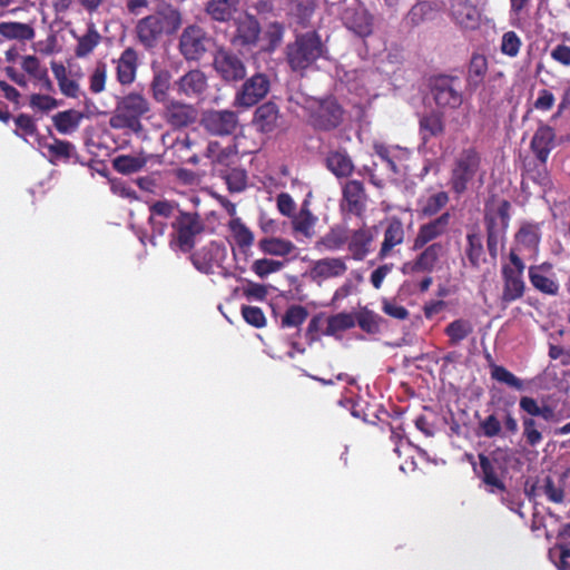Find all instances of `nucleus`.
<instances>
[{"label": "nucleus", "instance_id": "obj_20", "mask_svg": "<svg viewBox=\"0 0 570 570\" xmlns=\"http://www.w3.org/2000/svg\"><path fill=\"white\" fill-rule=\"evenodd\" d=\"M451 17L464 30H474L480 24V12L470 0H452Z\"/></svg>", "mask_w": 570, "mask_h": 570}, {"label": "nucleus", "instance_id": "obj_35", "mask_svg": "<svg viewBox=\"0 0 570 570\" xmlns=\"http://www.w3.org/2000/svg\"><path fill=\"white\" fill-rule=\"evenodd\" d=\"M348 239V232L342 225L333 226L317 243V247L335 252L341 249Z\"/></svg>", "mask_w": 570, "mask_h": 570}, {"label": "nucleus", "instance_id": "obj_28", "mask_svg": "<svg viewBox=\"0 0 570 570\" xmlns=\"http://www.w3.org/2000/svg\"><path fill=\"white\" fill-rule=\"evenodd\" d=\"M137 70V53L132 48H127L118 59L117 80L121 85L134 82Z\"/></svg>", "mask_w": 570, "mask_h": 570}, {"label": "nucleus", "instance_id": "obj_7", "mask_svg": "<svg viewBox=\"0 0 570 570\" xmlns=\"http://www.w3.org/2000/svg\"><path fill=\"white\" fill-rule=\"evenodd\" d=\"M181 23L180 14L171 7L145 18V47L151 46L163 35L175 32Z\"/></svg>", "mask_w": 570, "mask_h": 570}, {"label": "nucleus", "instance_id": "obj_39", "mask_svg": "<svg viewBox=\"0 0 570 570\" xmlns=\"http://www.w3.org/2000/svg\"><path fill=\"white\" fill-rule=\"evenodd\" d=\"M238 0H212L207 4V13L217 21H227L237 10Z\"/></svg>", "mask_w": 570, "mask_h": 570}, {"label": "nucleus", "instance_id": "obj_18", "mask_svg": "<svg viewBox=\"0 0 570 570\" xmlns=\"http://www.w3.org/2000/svg\"><path fill=\"white\" fill-rule=\"evenodd\" d=\"M347 271L345 259L342 257H325L314 261L309 267L308 275L312 281H323L341 277Z\"/></svg>", "mask_w": 570, "mask_h": 570}, {"label": "nucleus", "instance_id": "obj_32", "mask_svg": "<svg viewBox=\"0 0 570 570\" xmlns=\"http://www.w3.org/2000/svg\"><path fill=\"white\" fill-rule=\"evenodd\" d=\"M134 185H136L140 190H142V177H138L136 179L116 178L110 180L111 191L121 198L128 199L130 203L140 200V196L134 188Z\"/></svg>", "mask_w": 570, "mask_h": 570}, {"label": "nucleus", "instance_id": "obj_13", "mask_svg": "<svg viewBox=\"0 0 570 570\" xmlns=\"http://www.w3.org/2000/svg\"><path fill=\"white\" fill-rule=\"evenodd\" d=\"M343 21L348 30L361 38L368 37L374 31V16L360 4L346 8Z\"/></svg>", "mask_w": 570, "mask_h": 570}, {"label": "nucleus", "instance_id": "obj_47", "mask_svg": "<svg viewBox=\"0 0 570 570\" xmlns=\"http://www.w3.org/2000/svg\"><path fill=\"white\" fill-rule=\"evenodd\" d=\"M235 243L239 247H249L254 243L253 233L245 226L240 218L234 217L228 224Z\"/></svg>", "mask_w": 570, "mask_h": 570}, {"label": "nucleus", "instance_id": "obj_15", "mask_svg": "<svg viewBox=\"0 0 570 570\" xmlns=\"http://www.w3.org/2000/svg\"><path fill=\"white\" fill-rule=\"evenodd\" d=\"M444 252V246L441 243H433L425 247L415 261L404 264L402 272L404 274L431 273L438 266Z\"/></svg>", "mask_w": 570, "mask_h": 570}, {"label": "nucleus", "instance_id": "obj_2", "mask_svg": "<svg viewBox=\"0 0 570 570\" xmlns=\"http://www.w3.org/2000/svg\"><path fill=\"white\" fill-rule=\"evenodd\" d=\"M325 55L326 48L315 31L297 36L295 41L286 47V59L294 71L302 72L311 68Z\"/></svg>", "mask_w": 570, "mask_h": 570}, {"label": "nucleus", "instance_id": "obj_17", "mask_svg": "<svg viewBox=\"0 0 570 570\" xmlns=\"http://www.w3.org/2000/svg\"><path fill=\"white\" fill-rule=\"evenodd\" d=\"M203 124L210 134L226 136L234 132L238 125V118L230 110H210L204 115Z\"/></svg>", "mask_w": 570, "mask_h": 570}, {"label": "nucleus", "instance_id": "obj_46", "mask_svg": "<svg viewBox=\"0 0 570 570\" xmlns=\"http://www.w3.org/2000/svg\"><path fill=\"white\" fill-rule=\"evenodd\" d=\"M473 332L472 324L466 320H455L451 322L445 333L450 338L451 345H458L460 342L465 340Z\"/></svg>", "mask_w": 570, "mask_h": 570}, {"label": "nucleus", "instance_id": "obj_64", "mask_svg": "<svg viewBox=\"0 0 570 570\" xmlns=\"http://www.w3.org/2000/svg\"><path fill=\"white\" fill-rule=\"evenodd\" d=\"M21 67L29 76L36 80H38L42 73L47 71V68L43 67L40 63V60L33 55L23 57Z\"/></svg>", "mask_w": 570, "mask_h": 570}, {"label": "nucleus", "instance_id": "obj_29", "mask_svg": "<svg viewBox=\"0 0 570 570\" xmlns=\"http://www.w3.org/2000/svg\"><path fill=\"white\" fill-rule=\"evenodd\" d=\"M196 110L185 104L173 102L167 107L166 118L175 127H185L196 119Z\"/></svg>", "mask_w": 570, "mask_h": 570}, {"label": "nucleus", "instance_id": "obj_51", "mask_svg": "<svg viewBox=\"0 0 570 570\" xmlns=\"http://www.w3.org/2000/svg\"><path fill=\"white\" fill-rule=\"evenodd\" d=\"M14 135L27 140V137L38 136V127L35 119L28 114H20L14 119Z\"/></svg>", "mask_w": 570, "mask_h": 570}, {"label": "nucleus", "instance_id": "obj_53", "mask_svg": "<svg viewBox=\"0 0 570 570\" xmlns=\"http://www.w3.org/2000/svg\"><path fill=\"white\" fill-rule=\"evenodd\" d=\"M284 263L271 258H259L253 262L250 269L259 277L266 278L268 275L279 272Z\"/></svg>", "mask_w": 570, "mask_h": 570}, {"label": "nucleus", "instance_id": "obj_48", "mask_svg": "<svg viewBox=\"0 0 570 570\" xmlns=\"http://www.w3.org/2000/svg\"><path fill=\"white\" fill-rule=\"evenodd\" d=\"M449 202V196L445 191H439L430 195L421 200L420 212L424 216H434L438 214Z\"/></svg>", "mask_w": 570, "mask_h": 570}, {"label": "nucleus", "instance_id": "obj_26", "mask_svg": "<svg viewBox=\"0 0 570 570\" xmlns=\"http://www.w3.org/2000/svg\"><path fill=\"white\" fill-rule=\"evenodd\" d=\"M403 224L397 218H392L384 232V239L379 252V257L384 259L392 254L395 246L401 245L404 240Z\"/></svg>", "mask_w": 570, "mask_h": 570}, {"label": "nucleus", "instance_id": "obj_34", "mask_svg": "<svg viewBox=\"0 0 570 570\" xmlns=\"http://www.w3.org/2000/svg\"><path fill=\"white\" fill-rule=\"evenodd\" d=\"M444 131V121L440 112L431 111L420 119V134L424 141L438 137Z\"/></svg>", "mask_w": 570, "mask_h": 570}, {"label": "nucleus", "instance_id": "obj_50", "mask_svg": "<svg viewBox=\"0 0 570 570\" xmlns=\"http://www.w3.org/2000/svg\"><path fill=\"white\" fill-rule=\"evenodd\" d=\"M112 167L116 171L129 175L142 168V158L128 155H120L114 158Z\"/></svg>", "mask_w": 570, "mask_h": 570}, {"label": "nucleus", "instance_id": "obj_5", "mask_svg": "<svg viewBox=\"0 0 570 570\" xmlns=\"http://www.w3.org/2000/svg\"><path fill=\"white\" fill-rule=\"evenodd\" d=\"M173 239L171 246L180 252H190L195 246V238L199 235L204 225L197 214L180 213V215L171 222Z\"/></svg>", "mask_w": 570, "mask_h": 570}, {"label": "nucleus", "instance_id": "obj_14", "mask_svg": "<svg viewBox=\"0 0 570 570\" xmlns=\"http://www.w3.org/2000/svg\"><path fill=\"white\" fill-rule=\"evenodd\" d=\"M214 68L226 81H238L246 76L244 62L227 50H218L214 57Z\"/></svg>", "mask_w": 570, "mask_h": 570}, {"label": "nucleus", "instance_id": "obj_4", "mask_svg": "<svg viewBox=\"0 0 570 570\" xmlns=\"http://www.w3.org/2000/svg\"><path fill=\"white\" fill-rule=\"evenodd\" d=\"M142 96L129 94L118 104L109 124L114 129H128L139 132L141 129Z\"/></svg>", "mask_w": 570, "mask_h": 570}, {"label": "nucleus", "instance_id": "obj_31", "mask_svg": "<svg viewBox=\"0 0 570 570\" xmlns=\"http://www.w3.org/2000/svg\"><path fill=\"white\" fill-rule=\"evenodd\" d=\"M546 268H550V266H531L529 268L530 282L535 289L544 294L556 295L559 291V284L553 278L544 274Z\"/></svg>", "mask_w": 570, "mask_h": 570}, {"label": "nucleus", "instance_id": "obj_6", "mask_svg": "<svg viewBox=\"0 0 570 570\" xmlns=\"http://www.w3.org/2000/svg\"><path fill=\"white\" fill-rule=\"evenodd\" d=\"M525 265L515 250H511L509 262L502 266L503 292L501 299L511 303L524 293L523 272Z\"/></svg>", "mask_w": 570, "mask_h": 570}, {"label": "nucleus", "instance_id": "obj_52", "mask_svg": "<svg viewBox=\"0 0 570 570\" xmlns=\"http://www.w3.org/2000/svg\"><path fill=\"white\" fill-rule=\"evenodd\" d=\"M491 376L493 380L507 384L510 387H513L518 391H522L524 389V384L522 380L517 377L513 373L508 371L505 367L500 365H494L491 367Z\"/></svg>", "mask_w": 570, "mask_h": 570}, {"label": "nucleus", "instance_id": "obj_8", "mask_svg": "<svg viewBox=\"0 0 570 570\" xmlns=\"http://www.w3.org/2000/svg\"><path fill=\"white\" fill-rule=\"evenodd\" d=\"M480 163V156L473 148L464 149L459 155L451 176L452 189L456 194H462L466 190L468 184L479 171Z\"/></svg>", "mask_w": 570, "mask_h": 570}, {"label": "nucleus", "instance_id": "obj_56", "mask_svg": "<svg viewBox=\"0 0 570 570\" xmlns=\"http://www.w3.org/2000/svg\"><path fill=\"white\" fill-rule=\"evenodd\" d=\"M381 321L382 318L380 315L366 308L361 309L355 318V322H357L358 326L367 333L379 332Z\"/></svg>", "mask_w": 570, "mask_h": 570}, {"label": "nucleus", "instance_id": "obj_59", "mask_svg": "<svg viewBox=\"0 0 570 570\" xmlns=\"http://www.w3.org/2000/svg\"><path fill=\"white\" fill-rule=\"evenodd\" d=\"M374 150L375 154L387 164L389 168L394 174L399 173L396 165L397 154L401 153L399 147H389L383 144H374Z\"/></svg>", "mask_w": 570, "mask_h": 570}, {"label": "nucleus", "instance_id": "obj_42", "mask_svg": "<svg viewBox=\"0 0 570 570\" xmlns=\"http://www.w3.org/2000/svg\"><path fill=\"white\" fill-rule=\"evenodd\" d=\"M466 239L468 247L465 253L468 261L472 268L480 269L482 264L485 263L482 238L479 234H469Z\"/></svg>", "mask_w": 570, "mask_h": 570}, {"label": "nucleus", "instance_id": "obj_54", "mask_svg": "<svg viewBox=\"0 0 570 570\" xmlns=\"http://www.w3.org/2000/svg\"><path fill=\"white\" fill-rule=\"evenodd\" d=\"M522 429L523 438L529 446L534 448L542 442L543 435L533 417H522Z\"/></svg>", "mask_w": 570, "mask_h": 570}, {"label": "nucleus", "instance_id": "obj_21", "mask_svg": "<svg viewBox=\"0 0 570 570\" xmlns=\"http://www.w3.org/2000/svg\"><path fill=\"white\" fill-rule=\"evenodd\" d=\"M39 146L47 149L48 160L52 165H56L58 161L68 163L70 160L75 164H82L75 145L68 140L53 137L51 142H46L39 139Z\"/></svg>", "mask_w": 570, "mask_h": 570}, {"label": "nucleus", "instance_id": "obj_1", "mask_svg": "<svg viewBox=\"0 0 570 570\" xmlns=\"http://www.w3.org/2000/svg\"><path fill=\"white\" fill-rule=\"evenodd\" d=\"M289 100L308 111L312 124L318 129L331 130L342 121V108L332 97L318 99L296 92Z\"/></svg>", "mask_w": 570, "mask_h": 570}, {"label": "nucleus", "instance_id": "obj_49", "mask_svg": "<svg viewBox=\"0 0 570 570\" xmlns=\"http://www.w3.org/2000/svg\"><path fill=\"white\" fill-rule=\"evenodd\" d=\"M355 317L350 313H338L331 316L327 320V326L325 330L326 335H335L338 332H343L354 327Z\"/></svg>", "mask_w": 570, "mask_h": 570}, {"label": "nucleus", "instance_id": "obj_11", "mask_svg": "<svg viewBox=\"0 0 570 570\" xmlns=\"http://www.w3.org/2000/svg\"><path fill=\"white\" fill-rule=\"evenodd\" d=\"M148 204V223L151 229L149 240L156 245L157 238H161L165 235L168 225L177 210V204L167 199H159Z\"/></svg>", "mask_w": 570, "mask_h": 570}, {"label": "nucleus", "instance_id": "obj_30", "mask_svg": "<svg viewBox=\"0 0 570 570\" xmlns=\"http://www.w3.org/2000/svg\"><path fill=\"white\" fill-rule=\"evenodd\" d=\"M101 35L96 29L94 23H90L87 31L77 37V45L75 47V56L77 58H86L94 52V50L101 42Z\"/></svg>", "mask_w": 570, "mask_h": 570}, {"label": "nucleus", "instance_id": "obj_61", "mask_svg": "<svg viewBox=\"0 0 570 570\" xmlns=\"http://www.w3.org/2000/svg\"><path fill=\"white\" fill-rule=\"evenodd\" d=\"M29 105L35 110L48 112L58 107V101L56 98L48 95L32 94L29 99Z\"/></svg>", "mask_w": 570, "mask_h": 570}, {"label": "nucleus", "instance_id": "obj_55", "mask_svg": "<svg viewBox=\"0 0 570 570\" xmlns=\"http://www.w3.org/2000/svg\"><path fill=\"white\" fill-rule=\"evenodd\" d=\"M308 316V312L301 305H292L282 317L283 327H298Z\"/></svg>", "mask_w": 570, "mask_h": 570}, {"label": "nucleus", "instance_id": "obj_10", "mask_svg": "<svg viewBox=\"0 0 570 570\" xmlns=\"http://www.w3.org/2000/svg\"><path fill=\"white\" fill-rule=\"evenodd\" d=\"M271 89V81L267 75L257 72L246 79L235 95L234 106L250 108L263 100Z\"/></svg>", "mask_w": 570, "mask_h": 570}, {"label": "nucleus", "instance_id": "obj_38", "mask_svg": "<svg viewBox=\"0 0 570 570\" xmlns=\"http://www.w3.org/2000/svg\"><path fill=\"white\" fill-rule=\"evenodd\" d=\"M81 119H82L81 112L73 110V109H69V110L59 111L58 114H56L52 117V122H53L55 128L60 134H70L78 128Z\"/></svg>", "mask_w": 570, "mask_h": 570}, {"label": "nucleus", "instance_id": "obj_36", "mask_svg": "<svg viewBox=\"0 0 570 570\" xmlns=\"http://www.w3.org/2000/svg\"><path fill=\"white\" fill-rule=\"evenodd\" d=\"M540 242L539 227L537 225H523L517 234V250L527 249L530 254L537 252Z\"/></svg>", "mask_w": 570, "mask_h": 570}, {"label": "nucleus", "instance_id": "obj_9", "mask_svg": "<svg viewBox=\"0 0 570 570\" xmlns=\"http://www.w3.org/2000/svg\"><path fill=\"white\" fill-rule=\"evenodd\" d=\"M431 92L440 108L455 109L463 102L462 81L458 77H436L432 82Z\"/></svg>", "mask_w": 570, "mask_h": 570}, {"label": "nucleus", "instance_id": "obj_12", "mask_svg": "<svg viewBox=\"0 0 570 570\" xmlns=\"http://www.w3.org/2000/svg\"><path fill=\"white\" fill-rule=\"evenodd\" d=\"M209 37L198 26H188L179 39V50L186 60H199L207 51Z\"/></svg>", "mask_w": 570, "mask_h": 570}, {"label": "nucleus", "instance_id": "obj_16", "mask_svg": "<svg viewBox=\"0 0 570 570\" xmlns=\"http://www.w3.org/2000/svg\"><path fill=\"white\" fill-rule=\"evenodd\" d=\"M367 196L363 183L356 179L347 180L342 186L343 210H347L356 216L363 214L366 207Z\"/></svg>", "mask_w": 570, "mask_h": 570}, {"label": "nucleus", "instance_id": "obj_63", "mask_svg": "<svg viewBox=\"0 0 570 570\" xmlns=\"http://www.w3.org/2000/svg\"><path fill=\"white\" fill-rule=\"evenodd\" d=\"M521 47V39L513 31H508L502 36L501 51L510 57H515Z\"/></svg>", "mask_w": 570, "mask_h": 570}, {"label": "nucleus", "instance_id": "obj_3", "mask_svg": "<svg viewBox=\"0 0 570 570\" xmlns=\"http://www.w3.org/2000/svg\"><path fill=\"white\" fill-rule=\"evenodd\" d=\"M510 203L501 200L485 214L487 247L492 259H497L500 248L504 244L505 232L510 219Z\"/></svg>", "mask_w": 570, "mask_h": 570}, {"label": "nucleus", "instance_id": "obj_60", "mask_svg": "<svg viewBox=\"0 0 570 570\" xmlns=\"http://www.w3.org/2000/svg\"><path fill=\"white\" fill-rule=\"evenodd\" d=\"M549 559L556 564L558 570H570V548L563 544H556L549 550Z\"/></svg>", "mask_w": 570, "mask_h": 570}, {"label": "nucleus", "instance_id": "obj_19", "mask_svg": "<svg viewBox=\"0 0 570 570\" xmlns=\"http://www.w3.org/2000/svg\"><path fill=\"white\" fill-rule=\"evenodd\" d=\"M450 222L451 215L449 212H445L435 219L421 225L414 238L413 249H421L428 243L443 236L449 230Z\"/></svg>", "mask_w": 570, "mask_h": 570}, {"label": "nucleus", "instance_id": "obj_40", "mask_svg": "<svg viewBox=\"0 0 570 570\" xmlns=\"http://www.w3.org/2000/svg\"><path fill=\"white\" fill-rule=\"evenodd\" d=\"M259 24L256 19L250 16H246L240 19L237 24V39L243 45H254L258 40Z\"/></svg>", "mask_w": 570, "mask_h": 570}, {"label": "nucleus", "instance_id": "obj_43", "mask_svg": "<svg viewBox=\"0 0 570 570\" xmlns=\"http://www.w3.org/2000/svg\"><path fill=\"white\" fill-rule=\"evenodd\" d=\"M434 14L433 6L428 1H419L409 10L405 16V23L411 27L420 26L421 23L431 20Z\"/></svg>", "mask_w": 570, "mask_h": 570}, {"label": "nucleus", "instance_id": "obj_23", "mask_svg": "<svg viewBox=\"0 0 570 570\" xmlns=\"http://www.w3.org/2000/svg\"><path fill=\"white\" fill-rule=\"evenodd\" d=\"M224 258L225 247L217 243H210L190 256L194 266L206 274L212 271L214 264L220 263Z\"/></svg>", "mask_w": 570, "mask_h": 570}, {"label": "nucleus", "instance_id": "obj_24", "mask_svg": "<svg viewBox=\"0 0 570 570\" xmlns=\"http://www.w3.org/2000/svg\"><path fill=\"white\" fill-rule=\"evenodd\" d=\"M178 94L186 97H199L207 89V78L199 69H194L185 73L175 83Z\"/></svg>", "mask_w": 570, "mask_h": 570}, {"label": "nucleus", "instance_id": "obj_45", "mask_svg": "<svg viewBox=\"0 0 570 570\" xmlns=\"http://www.w3.org/2000/svg\"><path fill=\"white\" fill-rule=\"evenodd\" d=\"M153 70L154 79L151 82V91L157 100L163 101L170 86V73L168 70L157 69L155 65H153Z\"/></svg>", "mask_w": 570, "mask_h": 570}, {"label": "nucleus", "instance_id": "obj_62", "mask_svg": "<svg viewBox=\"0 0 570 570\" xmlns=\"http://www.w3.org/2000/svg\"><path fill=\"white\" fill-rule=\"evenodd\" d=\"M242 315L246 323L249 325L261 328L266 324V318L263 311L256 306H243Z\"/></svg>", "mask_w": 570, "mask_h": 570}, {"label": "nucleus", "instance_id": "obj_37", "mask_svg": "<svg viewBox=\"0 0 570 570\" xmlns=\"http://www.w3.org/2000/svg\"><path fill=\"white\" fill-rule=\"evenodd\" d=\"M258 248L266 255L286 256L294 252L295 245L287 239L266 237L258 242Z\"/></svg>", "mask_w": 570, "mask_h": 570}, {"label": "nucleus", "instance_id": "obj_44", "mask_svg": "<svg viewBox=\"0 0 570 570\" xmlns=\"http://www.w3.org/2000/svg\"><path fill=\"white\" fill-rule=\"evenodd\" d=\"M479 460H480V469H481V472H482V480H483V482L487 485L492 488L491 491H494V490L503 491L504 490V484L499 479L495 463L493 461H491L484 454H480L479 455Z\"/></svg>", "mask_w": 570, "mask_h": 570}, {"label": "nucleus", "instance_id": "obj_27", "mask_svg": "<svg viewBox=\"0 0 570 570\" xmlns=\"http://www.w3.org/2000/svg\"><path fill=\"white\" fill-rule=\"evenodd\" d=\"M326 166L337 178H345L354 171V164L345 150H331L326 156Z\"/></svg>", "mask_w": 570, "mask_h": 570}, {"label": "nucleus", "instance_id": "obj_22", "mask_svg": "<svg viewBox=\"0 0 570 570\" xmlns=\"http://www.w3.org/2000/svg\"><path fill=\"white\" fill-rule=\"evenodd\" d=\"M556 132L548 125H540L531 139V150L541 164H546L554 148Z\"/></svg>", "mask_w": 570, "mask_h": 570}, {"label": "nucleus", "instance_id": "obj_33", "mask_svg": "<svg viewBox=\"0 0 570 570\" xmlns=\"http://www.w3.org/2000/svg\"><path fill=\"white\" fill-rule=\"evenodd\" d=\"M278 109L272 104L267 102L259 106L255 112V122L258 129L263 132H271L277 126Z\"/></svg>", "mask_w": 570, "mask_h": 570}, {"label": "nucleus", "instance_id": "obj_58", "mask_svg": "<svg viewBox=\"0 0 570 570\" xmlns=\"http://www.w3.org/2000/svg\"><path fill=\"white\" fill-rule=\"evenodd\" d=\"M107 66L105 62H98L89 76V89L92 94H100L106 88Z\"/></svg>", "mask_w": 570, "mask_h": 570}, {"label": "nucleus", "instance_id": "obj_57", "mask_svg": "<svg viewBox=\"0 0 570 570\" xmlns=\"http://www.w3.org/2000/svg\"><path fill=\"white\" fill-rule=\"evenodd\" d=\"M316 217L308 210L302 209L294 219V229L306 237H311L314 233Z\"/></svg>", "mask_w": 570, "mask_h": 570}, {"label": "nucleus", "instance_id": "obj_25", "mask_svg": "<svg viewBox=\"0 0 570 570\" xmlns=\"http://www.w3.org/2000/svg\"><path fill=\"white\" fill-rule=\"evenodd\" d=\"M374 239V230L362 226L348 234V250L355 261H362L368 253L370 246Z\"/></svg>", "mask_w": 570, "mask_h": 570}, {"label": "nucleus", "instance_id": "obj_41", "mask_svg": "<svg viewBox=\"0 0 570 570\" xmlns=\"http://www.w3.org/2000/svg\"><path fill=\"white\" fill-rule=\"evenodd\" d=\"M0 35L7 39L31 40L35 37V30L28 23L1 22Z\"/></svg>", "mask_w": 570, "mask_h": 570}]
</instances>
